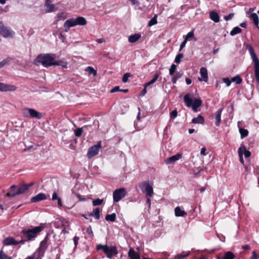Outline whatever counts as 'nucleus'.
<instances>
[{
  "instance_id": "nucleus-1",
  "label": "nucleus",
  "mask_w": 259,
  "mask_h": 259,
  "mask_svg": "<svg viewBox=\"0 0 259 259\" xmlns=\"http://www.w3.org/2000/svg\"><path fill=\"white\" fill-rule=\"evenodd\" d=\"M56 55L53 54H40L37 56L34 63L41 64L44 67H48L53 65H60L63 67H66L67 63L63 61H56Z\"/></svg>"
},
{
  "instance_id": "nucleus-2",
  "label": "nucleus",
  "mask_w": 259,
  "mask_h": 259,
  "mask_svg": "<svg viewBox=\"0 0 259 259\" xmlns=\"http://www.w3.org/2000/svg\"><path fill=\"white\" fill-rule=\"evenodd\" d=\"M246 48L248 49L252 61L254 63L255 77L257 82L259 84V60L253 48L250 45H247Z\"/></svg>"
},
{
  "instance_id": "nucleus-3",
  "label": "nucleus",
  "mask_w": 259,
  "mask_h": 259,
  "mask_svg": "<svg viewBox=\"0 0 259 259\" xmlns=\"http://www.w3.org/2000/svg\"><path fill=\"white\" fill-rule=\"evenodd\" d=\"M43 229L44 227L42 226H37L31 229H24L22 233L24 237L26 238L27 240L30 241L34 239Z\"/></svg>"
},
{
  "instance_id": "nucleus-4",
  "label": "nucleus",
  "mask_w": 259,
  "mask_h": 259,
  "mask_svg": "<svg viewBox=\"0 0 259 259\" xmlns=\"http://www.w3.org/2000/svg\"><path fill=\"white\" fill-rule=\"evenodd\" d=\"M96 248L97 250L102 249L108 258H111L118 253L117 248L114 246H109L107 245L98 244Z\"/></svg>"
},
{
  "instance_id": "nucleus-5",
  "label": "nucleus",
  "mask_w": 259,
  "mask_h": 259,
  "mask_svg": "<svg viewBox=\"0 0 259 259\" xmlns=\"http://www.w3.org/2000/svg\"><path fill=\"white\" fill-rule=\"evenodd\" d=\"M21 114L25 118L40 119L42 117L41 113L32 108H24L22 110Z\"/></svg>"
},
{
  "instance_id": "nucleus-6",
  "label": "nucleus",
  "mask_w": 259,
  "mask_h": 259,
  "mask_svg": "<svg viewBox=\"0 0 259 259\" xmlns=\"http://www.w3.org/2000/svg\"><path fill=\"white\" fill-rule=\"evenodd\" d=\"M139 187L142 192L145 194V196L152 197L153 195V189L149 181L147 180L140 183L139 184Z\"/></svg>"
},
{
  "instance_id": "nucleus-7",
  "label": "nucleus",
  "mask_w": 259,
  "mask_h": 259,
  "mask_svg": "<svg viewBox=\"0 0 259 259\" xmlns=\"http://www.w3.org/2000/svg\"><path fill=\"white\" fill-rule=\"evenodd\" d=\"M14 32L9 27L5 26L2 22L0 21V35L5 38H12L13 37Z\"/></svg>"
},
{
  "instance_id": "nucleus-8",
  "label": "nucleus",
  "mask_w": 259,
  "mask_h": 259,
  "mask_svg": "<svg viewBox=\"0 0 259 259\" xmlns=\"http://www.w3.org/2000/svg\"><path fill=\"white\" fill-rule=\"evenodd\" d=\"M126 195V190L124 188H119L116 189L113 193V201L117 202L122 198L125 197Z\"/></svg>"
},
{
  "instance_id": "nucleus-9",
  "label": "nucleus",
  "mask_w": 259,
  "mask_h": 259,
  "mask_svg": "<svg viewBox=\"0 0 259 259\" xmlns=\"http://www.w3.org/2000/svg\"><path fill=\"white\" fill-rule=\"evenodd\" d=\"M101 148V142H99L97 144L95 145L90 147L88 151L87 156L89 158L93 157L96 155L99 151L100 149Z\"/></svg>"
},
{
  "instance_id": "nucleus-10",
  "label": "nucleus",
  "mask_w": 259,
  "mask_h": 259,
  "mask_svg": "<svg viewBox=\"0 0 259 259\" xmlns=\"http://www.w3.org/2000/svg\"><path fill=\"white\" fill-rule=\"evenodd\" d=\"M29 188V186L27 185H24L18 188V190L15 192L8 193L7 195L10 197H15L16 195H20L24 193Z\"/></svg>"
},
{
  "instance_id": "nucleus-11",
  "label": "nucleus",
  "mask_w": 259,
  "mask_h": 259,
  "mask_svg": "<svg viewBox=\"0 0 259 259\" xmlns=\"http://www.w3.org/2000/svg\"><path fill=\"white\" fill-rule=\"evenodd\" d=\"M17 90V87L14 85L5 84L0 82V91L13 92Z\"/></svg>"
},
{
  "instance_id": "nucleus-12",
  "label": "nucleus",
  "mask_w": 259,
  "mask_h": 259,
  "mask_svg": "<svg viewBox=\"0 0 259 259\" xmlns=\"http://www.w3.org/2000/svg\"><path fill=\"white\" fill-rule=\"evenodd\" d=\"M25 240H21L20 241H16L12 237H8L4 239L3 243L6 246L11 245H17L19 243H24Z\"/></svg>"
},
{
  "instance_id": "nucleus-13",
  "label": "nucleus",
  "mask_w": 259,
  "mask_h": 259,
  "mask_svg": "<svg viewBox=\"0 0 259 259\" xmlns=\"http://www.w3.org/2000/svg\"><path fill=\"white\" fill-rule=\"evenodd\" d=\"M77 25L75 18H71L66 20L64 24L65 30L66 32L68 31L69 28Z\"/></svg>"
},
{
  "instance_id": "nucleus-14",
  "label": "nucleus",
  "mask_w": 259,
  "mask_h": 259,
  "mask_svg": "<svg viewBox=\"0 0 259 259\" xmlns=\"http://www.w3.org/2000/svg\"><path fill=\"white\" fill-rule=\"evenodd\" d=\"M47 198V196L43 193H40L31 199L32 202H37Z\"/></svg>"
},
{
  "instance_id": "nucleus-15",
  "label": "nucleus",
  "mask_w": 259,
  "mask_h": 259,
  "mask_svg": "<svg viewBox=\"0 0 259 259\" xmlns=\"http://www.w3.org/2000/svg\"><path fill=\"white\" fill-rule=\"evenodd\" d=\"M181 157L182 155L181 154L178 153L165 159V163L167 164H171L174 162L179 160Z\"/></svg>"
},
{
  "instance_id": "nucleus-16",
  "label": "nucleus",
  "mask_w": 259,
  "mask_h": 259,
  "mask_svg": "<svg viewBox=\"0 0 259 259\" xmlns=\"http://www.w3.org/2000/svg\"><path fill=\"white\" fill-rule=\"evenodd\" d=\"M200 73L201 74V78L199 77L198 79L201 81H204L205 82L207 81V79H208V75H207V70L206 68L205 67H202L200 69Z\"/></svg>"
},
{
  "instance_id": "nucleus-17",
  "label": "nucleus",
  "mask_w": 259,
  "mask_h": 259,
  "mask_svg": "<svg viewBox=\"0 0 259 259\" xmlns=\"http://www.w3.org/2000/svg\"><path fill=\"white\" fill-rule=\"evenodd\" d=\"M223 111V108L219 109L215 114V125L219 126L220 125L221 121V114Z\"/></svg>"
},
{
  "instance_id": "nucleus-18",
  "label": "nucleus",
  "mask_w": 259,
  "mask_h": 259,
  "mask_svg": "<svg viewBox=\"0 0 259 259\" xmlns=\"http://www.w3.org/2000/svg\"><path fill=\"white\" fill-rule=\"evenodd\" d=\"M202 104V101L200 99H195L193 102L192 108L195 112H197V108L200 107Z\"/></svg>"
},
{
  "instance_id": "nucleus-19",
  "label": "nucleus",
  "mask_w": 259,
  "mask_h": 259,
  "mask_svg": "<svg viewBox=\"0 0 259 259\" xmlns=\"http://www.w3.org/2000/svg\"><path fill=\"white\" fill-rule=\"evenodd\" d=\"M141 37L140 34L136 33L133 35H131L128 37V41L131 43H134L138 41Z\"/></svg>"
},
{
  "instance_id": "nucleus-20",
  "label": "nucleus",
  "mask_w": 259,
  "mask_h": 259,
  "mask_svg": "<svg viewBox=\"0 0 259 259\" xmlns=\"http://www.w3.org/2000/svg\"><path fill=\"white\" fill-rule=\"evenodd\" d=\"M128 256L131 259H140L139 253L136 252L133 249L129 250Z\"/></svg>"
},
{
  "instance_id": "nucleus-21",
  "label": "nucleus",
  "mask_w": 259,
  "mask_h": 259,
  "mask_svg": "<svg viewBox=\"0 0 259 259\" xmlns=\"http://www.w3.org/2000/svg\"><path fill=\"white\" fill-rule=\"evenodd\" d=\"M77 25L84 26L87 24V21L83 17H78L75 18Z\"/></svg>"
},
{
  "instance_id": "nucleus-22",
  "label": "nucleus",
  "mask_w": 259,
  "mask_h": 259,
  "mask_svg": "<svg viewBox=\"0 0 259 259\" xmlns=\"http://www.w3.org/2000/svg\"><path fill=\"white\" fill-rule=\"evenodd\" d=\"M175 213L177 217H183L186 214V212L181 209L179 206H177L175 209Z\"/></svg>"
},
{
  "instance_id": "nucleus-23",
  "label": "nucleus",
  "mask_w": 259,
  "mask_h": 259,
  "mask_svg": "<svg viewBox=\"0 0 259 259\" xmlns=\"http://www.w3.org/2000/svg\"><path fill=\"white\" fill-rule=\"evenodd\" d=\"M192 122L193 123H200L203 124L204 122V118L201 115H199L197 117L192 119Z\"/></svg>"
},
{
  "instance_id": "nucleus-24",
  "label": "nucleus",
  "mask_w": 259,
  "mask_h": 259,
  "mask_svg": "<svg viewBox=\"0 0 259 259\" xmlns=\"http://www.w3.org/2000/svg\"><path fill=\"white\" fill-rule=\"evenodd\" d=\"M45 7H46V12L47 13H51L57 10V8L55 6L51 3L45 5Z\"/></svg>"
},
{
  "instance_id": "nucleus-25",
  "label": "nucleus",
  "mask_w": 259,
  "mask_h": 259,
  "mask_svg": "<svg viewBox=\"0 0 259 259\" xmlns=\"http://www.w3.org/2000/svg\"><path fill=\"white\" fill-rule=\"evenodd\" d=\"M238 151L243 152V154H244L245 157L246 158L249 157L251 155L250 152L248 150H247L245 146L243 145L241 146L239 148Z\"/></svg>"
},
{
  "instance_id": "nucleus-26",
  "label": "nucleus",
  "mask_w": 259,
  "mask_h": 259,
  "mask_svg": "<svg viewBox=\"0 0 259 259\" xmlns=\"http://www.w3.org/2000/svg\"><path fill=\"white\" fill-rule=\"evenodd\" d=\"M184 100L186 103V106L188 107H192L193 102L192 99L190 98L189 95L188 94L185 95V96L184 97Z\"/></svg>"
},
{
  "instance_id": "nucleus-27",
  "label": "nucleus",
  "mask_w": 259,
  "mask_h": 259,
  "mask_svg": "<svg viewBox=\"0 0 259 259\" xmlns=\"http://www.w3.org/2000/svg\"><path fill=\"white\" fill-rule=\"evenodd\" d=\"M210 18L214 22H219L220 21V17L218 14L214 11L210 13Z\"/></svg>"
},
{
  "instance_id": "nucleus-28",
  "label": "nucleus",
  "mask_w": 259,
  "mask_h": 259,
  "mask_svg": "<svg viewBox=\"0 0 259 259\" xmlns=\"http://www.w3.org/2000/svg\"><path fill=\"white\" fill-rule=\"evenodd\" d=\"M90 215L95 217L97 220H99L100 217L99 208H96L94 209L93 212L90 213Z\"/></svg>"
},
{
  "instance_id": "nucleus-29",
  "label": "nucleus",
  "mask_w": 259,
  "mask_h": 259,
  "mask_svg": "<svg viewBox=\"0 0 259 259\" xmlns=\"http://www.w3.org/2000/svg\"><path fill=\"white\" fill-rule=\"evenodd\" d=\"M235 256L234 253L231 251H227L225 253L223 259H234Z\"/></svg>"
},
{
  "instance_id": "nucleus-30",
  "label": "nucleus",
  "mask_w": 259,
  "mask_h": 259,
  "mask_svg": "<svg viewBox=\"0 0 259 259\" xmlns=\"http://www.w3.org/2000/svg\"><path fill=\"white\" fill-rule=\"evenodd\" d=\"M250 17L252 19L254 24L257 26L259 23L258 17L256 13H252L250 15Z\"/></svg>"
},
{
  "instance_id": "nucleus-31",
  "label": "nucleus",
  "mask_w": 259,
  "mask_h": 259,
  "mask_svg": "<svg viewBox=\"0 0 259 259\" xmlns=\"http://www.w3.org/2000/svg\"><path fill=\"white\" fill-rule=\"evenodd\" d=\"M183 74L182 72H178L176 75L172 78L171 81L173 83H176L178 79L181 78Z\"/></svg>"
},
{
  "instance_id": "nucleus-32",
  "label": "nucleus",
  "mask_w": 259,
  "mask_h": 259,
  "mask_svg": "<svg viewBox=\"0 0 259 259\" xmlns=\"http://www.w3.org/2000/svg\"><path fill=\"white\" fill-rule=\"evenodd\" d=\"M116 219V214L114 213H113L111 214H107L105 217V220L106 221H109L111 222H114Z\"/></svg>"
},
{
  "instance_id": "nucleus-33",
  "label": "nucleus",
  "mask_w": 259,
  "mask_h": 259,
  "mask_svg": "<svg viewBox=\"0 0 259 259\" xmlns=\"http://www.w3.org/2000/svg\"><path fill=\"white\" fill-rule=\"evenodd\" d=\"M241 31V29L240 27L236 26L234 27L230 32V35L233 36L235 34L240 33Z\"/></svg>"
},
{
  "instance_id": "nucleus-34",
  "label": "nucleus",
  "mask_w": 259,
  "mask_h": 259,
  "mask_svg": "<svg viewBox=\"0 0 259 259\" xmlns=\"http://www.w3.org/2000/svg\"><path fill=\"white\" fill-rule=\"evenodd\" d=\"M157 15H155V16L149 21L148 22V26L149 27H151L154 25H155L157 24Z\"/></svg>"
},
{
  "instance_id": "nucleus-35",
  "label": "nucleus",
  "mask_w": 259,
  "mask_h": 259,
  "mask_svg": "<svg viewBox=\"0 0 259 259\" xmlns=\"http://www.w3.org/2000/svg\"><path fill=\"white\" fill-rule=\"evenodd\" d=\"M85 71L88 72L91 74L96 75L97 74V71L94 69L93 67L88 66L85 69Z\"/></svg>"
},
{
  "instance_id": "nucleus-36",
  "label": "nucleus",
  "mask_w": 259,
  "mask_h": 259,
  "mask_svg": "<svg viewBox=\"0 0 259 259\" xmlns=\"http://www.w3.org/2000/svg\"><path fill=\"white\" fill-rule=\"evenodd\" d=\"M67 17V14L65 12L58 13L57 14L58 20H64Z\"/></svg>"
},
{
  "instance_id": "nucleus-37",
  "label": "nucleus",
  "mask_w": 259,
  "mask_h": 259,
  "mask_svg": "<svg viewBox=\"0 0 259 259\" xmlns=\"http://www.w3.org/2000/svg\"><path fill=\"white\" fill-rule=\"evenodd\" d=\"M239 132L240 133L241 137L242 139L246 137L248 134V131L247 130L242 128L239 129Z\"/></svg>"
},
{
  "instance_id": "nucleus-38",
  "label": "nucleus",
  "mask_w": 259,
  "mask_h": 259,
  "mask_svg": "<svg viewBox=\"0 0 259 259\" xmlns=\"http://www.w3.org/2000/svg\"><path fill=\"white\" fill-rule=\"evenodd\" d=\"M232 81L235 82L236 84H240L242 82V79L239 75H236L232 78Z\"/></svg>"
},
{
  "instance_id": "nucleus-39",
  "label": "nucleus",
  "mask_w": 259,
  "mask_h": 259,
  "mask_svg": "<svg viewBox=\"0 0 259 259\" xmlns=\"http://www.w3.org/2000/svg\"><path fill=\"white\" fill-rule=\"evenodd\" d=\"M190 252L188 251L187 253H185L184 252L180 254H178L176 256V259H182V258L188 256L190 254Z\"/></svg>"
},
{
  "instance_id": "nucleus-40",
  "label": "nucleus",
  "mask_w": 259,
  "mask_h": 259,
  "mask_svg": "<svg viewBox=\"0 0 259 259\" xmlns=\"http://www.w3.org/2000/svg\"><path fill=\"white\" fill-rule=\"evenodd\" d=\"M177 66L175 64H172L169 68V72L170 75H172L176 72Z\"/></svg>"
},
{
  "instance_id": "nucleus-41",
  "label": "nucleus",
  "mask_w": 259,
  "mask_h": 259,
  "mask_svg": "<svg viewBox=\"0 0 259 259\" xmlns=\"http://www.w3.org/2000/svg\"><path fill=\"white\" fill-rule=\"evenodd\" d=\"M82 131H83L82 127H80V128H78L76 129L74 131V133H75V136H76L77 137H80L82 133Z\"/></svg>"
},
{
  "instance_id": "nucleus-42",
  "label": "nucleus",
  "mask_w": 259,
  "mask_h": 259,
  "mask_svg": "<svg viewBox=\"0 0 259 259\" xmlns=\"http://www.w3.org/2000/svg\"><path fill=\"white\" fill-rule=\"evenodd\" d=\"M103 202V199H100L98 198L96 200H94L93 201V205L94 206H98V205H101Z\"/></svg>"
},
{
  "instance_id": "nucleus-43",
  "label": "nucleus",
  "mask_w": 259,
  "mask_h": 259,
  "mask_svg": "<svg viewBox=\"0 0 259 259\" xmlns=\"http://www.w3.org/2000/svg\"><path fill=\"white\" fill-rule=\"evenodd\" d=\"M184 57L183 54H178L175 59V62L176 63H180L181 62V59Z\"/></svg>"
},
{
  "instance_id": "nucleus-44",
  "label": "nucleus",
  "mask_w": 259,
  "mask_h": 259,
  "mask_svg": "<svg viewBox=\"0 0 259 259\" xmlns=\"http://www.w3.org/2000/svg\"><path fill=\"white\" fill-rule=\"evenodd\" d=\"M0 259H12V258L11 257L8 256L2 250L0 251Z\"/></svg>"
},
{
  "instance_id": "nucleus-45",
  "label": "nucleus",
  "mask_w": 259,
  "mask_h": 259,
  "mask_svg": "<svg viewBox=\"0 0 259 259\" xmlns=\"http://www.w3.org/2000/svg\"><path fill=\"white\" fill-rule=\"evenodd\" d=\"M131 76L130 73H125L122 77V81L123 82H126L128 80V78Z\"/></svg>"
},
{
  "instance_id": "nucleus-46",
  "label": "nucleus",
  "mask_w": 259,
  "mask_h": 259,
  "mask_svg": "<svg viewBox=\"0 0 259 259\" xmlns=\"http://www.w3.org/2000/svg\"><path fill=\"white\" fill-rule=\"evenodd\" d=\"M177 114L178 112L177 110H174L172 111L170 114V119H174V118H175L177 117Z\"/></svg>"
},
{
  "instance_id": "nucleus-47",
  "label": "nucleus",
  "mask_w": 259,
  "mask_h": 259,
  "mask_svg": "<svg viewBox=\"0 0 259 259\" xmlns=\"http://www.w3.org/2000/svg\"><path fill=\"white\" fill-rule=\"evenodd\" d=\"M87 233L91 237H93L94 233L91 226H89L87 230Z\"/></svg>"
},
{
  "instance_id": "nucleus-48",
  "label": "nucleus",
  "mask_w": 259,
  "mask_h": 259,
  "mask_svg": "<svg viewBox=\"0 0 259 259\" xmlns=\"http://www.w3.org/2000/svg\"><path fill=\"white\" fill-rule=\"evenodd\" d=\"M194 37V32L193 31H190L189 33H187V34L186 36V37L185 38V40L187 41L188 39L190 38H192Z\"/></svg>"
},
{
  "instance_id": "nucleus-49",
  "label": "nucleus",
  "mask_w": 259,
  "mask_h": 259,
  "mask_svg": "<svg viewBox=\"0 0 259 259\" xmlns=\"http://www.w3.org/2000/svg\"><path fill=\"white\" fill-rule=\"evenodd\" d=\"M224 82L226 84L227 87H229L230 85L232 79L230 80L228 78H223Z\"/></svg>"
},
{
  "instance_id": "nucleus-50",
  "label": "nucleus",
  "mask_w": 259,
  "mask_h": 259,
  "mask_svg": "<svg viewBox=\"0 0 259 259\" xmlns=\"http://www.w3.org/2000/svg\"><path fill=\"white\" fill-rule=\"evenodd\" d=\"M238 154L239 156V160L240 162L242 164H244V159L243 158V152L238 151Z\"/></svg>"
},
{
  "instance_id": "nucleus-51",
  "label": "nucleus",
  "mask_w": 259,
  "mask_h": 259,
  "mask_svg": "<svg viewBox=\"0 0 259 259\" xmlns=\"http://www.w3.org/2000/svg\"><path fill=\"white\" fill-rule=\"evenodd\" d=\"M234 15L233 13H231V14H229L228 15L225 16L224 17V19H225V20L228 21L229 20L232 19V18L233 17Z\"/></svg>"
},
{
  "instance_id": "nucleus-52",
  "label": "nucleus",
  "mask_w": 259,
  "mask_h": 259,
  "mask_svg": "<svg viewBox=\"0 0 259 259\" xmlns=\"http://www.w3.org/2000/svg\"><path fill=\"white\" fill-rule=\"evenodd\" d=\"M258 258L257 255L256 253V252L253 251L252 252V255L250 258V259H257Z\"/></svg>"
},
{
  "instance_id": "nucleus-53",
  "label": "nucleus",
  "mask_w": 259,
  "mask_h": 259,
  "mask_svg": "<svg viewBox=\"0 0 259 259\" xmlns=\"http://www.w3.org/2000/svg\"><path fill=\"white\" fill-rule=\"evenodd\" d=\"M187 41L185 39L184 40V41L182 42V44L180 45V50L179 51H181L185 46Z\"/></svg>"
},
{
  "instance_id": "nucleus-54",
  "label": "nucleus",
  "mask_w": 259,
  "mask_h": 259,
  "mask_svg": "<svg viewBox=\"0 0 259 259\" xmlns=\"http://www.w3.org/2000/svg\"><path fill=\"white\" fill-rule=\"evenodd\" d=\"M78 240H79V237H76V236L74 237L73 238V242H74V245L75 247H76L77 245Z\"/></svg>"
},
{
  "instance_id": "nucleus-55",
  "label": "nucleus",
  "mask_w": 259,
  "mask_h": 259,
  "mask_svg": "<svg viewBox=\"0 0 259 259\" xmlns=\"http://www.w3.org/2000/svg\"><path fill=\"white\" fill-rule=\"evenodd\" d=\"M59 198V197H58L57 193L56 192H54L53 194V195H52V200H57Z\"/></svg>"
},
{
  "instance_id": "nucleus-56",
  "label": "nucleus",
  "mask_w": 259,
  "mask_h": 259,
  "mask_svg": "<svg viewBox=\"0 0 259 259\" xmlns=\"http://www.w3.org/2000/svg\"><path fill=\"white\" fill-rule=\"evenodd\" d=\"M120 91V90H119V87H114V88H113V89L111 90L110 92H111V93H114V92H117V91Z\"/></svg>"
},
{
  "instance_id": "nucleus-57",
  "label": "nucleus",
  "mask_w": 259,
  "mask_h": 259,
  "mask_svg": "<svg viewBox=\"0 0 259 259\" xmlns=\"http://www.w3.org/2000/svg\"><path fill=\"white\" fill-rule=\"evenodd\" d=\"M159 73H156L155 74H154V76L153 77V78L152 79L153 81L155 82L158 79V77L159 76Z\"/></svg>"
},
{
  "instance_id": "nucleus-58",
  "label": "nucleus",
  "mask_w": 259,
  "mask_h": 259,
  "mask_svg": "<svg viewBox=\"0 0 259 259\" xmlns=\"http://www.w3.org/2000/svg\"><path fill=\"white\" fill-rule=\"evenodd\" d=\"M159 73H156L155 74H154V76L153 77V78L152 79L153 81L155 82L158 79V77L159 76Z\"/></svg>"
},
{
  "instance_id": "nucleus-59",
  "label": "nucleus",
  "mask_w": 259,
  "mask_h": 259,
  "mask_svg": "<svg viewBox=\"0 0 259 259\" xmlns=\"http://www.w3.org/2000/svg\"><path fill=\"white\" fill-rule=\"evenodd\" d=\"M147 93V90H146V88H145V84H144V89L142 91L141 93V96H144Z\"/></svg>"
},
{
  "instance_id": "nucleus-60",
  "label": "nucleus",
  "mask_w": 259,
  "mask_h": 259,
  "mask_svg": "<svg viewBox=\"0 0 259 259\" xmlns=\"http://www.w3.org/2000/svg\"><path fill=\"white\" fill-rule=\"evenodd\" d=\"M146 196V198L147 199V203L149 204V207H150V205H151L150 198L152 197H149V196Z\"/></svg>"
},
{
  "instance_id": "nucleus-61",
  "label": "nucleus",
  "mask_w": 259,
  "mask_h": 259,
  "mask_svg": "<svg viewBox=\"0 0 259 259\" xmlns=\"http://www.w3.org/2000/svg\"><path fill=\"white\" fill-rule=\"evenodd\" d=\"M206 150V149L205 147L202 148L201 149V151H200V154L201 155H205Z\"/></svg>"
},
{
  "instance_id": "nucleus-62",
  "label": "nucleus",
  "mask_w": 259,
  "mask_h": 259,
  "mask_svg": "<svg viewBox=\"0 0 259 259\" xmlns=\"http://www.w3.org/2000/svg\"><path fill=\"white\" fill-rule=\"evenodd\" d=\"M76 196L79 199V200L80 201H85L86 200L85 198H82L81 197V196L79 194H76Z\"/></svg>"
},
{
  "instance_id": "nucleus-63",
  "label": "nucleus",
  "mask_w": 259,
  "mask_h": 259,
  "mask_svg": "<svg viewBox=\"0 0 259 259\" xmlns=\"http://www.w3.org/2000/svg\"><path fill=\"white\" fill-rule=\"evenodd\" d=\"M97 41L98 42V43H100V44H101V43H103L104 42H105V40L103 38H99L97 40Z\"/></svg>"
},
{
  "instance_id": "nucleus-64",
  "label": "nucleus",
  "mask_w": 259,
  "mask_h": 259,
  "mask_svg": "<svg viewBox=\"0 0 259 259\" xmlns=\"http://www.w3.org/2000/svg\"><path fill=\"white\" fill-rule=\"evenodd\" d=\"M154 82L153 81V80H151L150 81H149L148 82L145 83V88H147V87L154 83Z\"/></svg>"
}]
</instances>
